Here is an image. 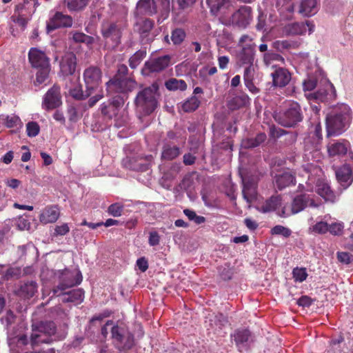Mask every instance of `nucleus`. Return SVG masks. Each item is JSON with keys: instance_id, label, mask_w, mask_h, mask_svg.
Segmentation results:
<instances>
[{"instance_id": "nucleus-51", "label": "nucleus", "mask_w": 353, "mask_h": 353, "mask_svg": "<svg viewBox=\"0 0 353 353\" xmlns=\"http://www.w3.org/2000/svg\"><path fill=\"white\" fill-rule=\"evenodd\" d=\"M124 206L120 203H114L111 204L107 210V212L109 215L114 217H119L121 216Z\"/></svg>"}, {"instance_id": "nucleus-60", "label": "nucleus", "mask_w": 353, "mask_h": 353, "mask_svg": "<svg viewBox=\"0 0 353 353\" xmlns=\"http://www.w3.org/2000/svg\"><path fill=\"white\" fill-rule=\"evenodd\" d=\"M70 228L67 223H63L61 225H57L54 228V235L55 236H63L68 233Z\"/></svg>"}, {"instance_id": "nucleus-45", "label": "nucleus", "mask_w": 353, "mask_h": 353, "mask_svg": "<svg viewBox=\"0 0 353 353\" xmlns=\"http://www.w3.org/2000/svg\"><path fill=\"white\" fill-rule=\"evenodd\" d=\"M1 119L3 121V124L8 128H12L17 127L18 125H21L20 118L15 114L6 116L3 115Z\"/></svg>"}, {"instance_id": "nucleus-56", "label": "nucleus", "mask_w": 353, "mask_h": 353, "mask_svg": "<svg viewBox=\"0 0 353 353\" xmlns=\"http://www.w3.org/2000/svg\"><path fill=\"white\" fill-rule=\"evenodd\" d=\"M338 261L343 264L348 265L353 261V256L346 252H337Z\"/></svg>"}, {"instance_id": "nucleus-41", "label": "nucleus", "mask_w": 353, "mask_h": 353, "mask_svg": "<svg viewBox=\"0 0 353 353\" xmlns=\"http://www.w3.org/2000/svg\"><path fill=\"white\" fill-rule=\"evenodd\" d=\"M165 88L168 90H181L184 91L187 89V84L184 80L172 78L168 80L165 83Z\"/></svg>"}, {"instance_id": "nucleus-48", "label": "nucleus", "mask_w": 353, "mask_h": 353, "mask_svg": "<svg viewBox=\"0 0 353 353\" xmlns=\"http://www.w3.org/2000/svg\"><path fill=\"white\" fill-rule=\"evenodd\" d=\"M292 276L295 282L302 283L307 277L306 268H295L292 270Z\"/></svg>"}, {"instance_id": "nucleus-63", "label": "nucleus", "mask_w": 353, "mask_h": 353, "mask_svg": "<svg viewBox=\"0 0 353 353\" xmlns=\"http://www.w3.org/2000/svg\"><path fill=\"white\" fill-rule=\"evenodd\" d=\"M343 229V225L341 223H334L329 225L328 231L332 234L339 235Z\"/></svg>"}, {"instance_id": "nucleus-36", "label": "nucleus", "mask_w": 353, "mask_h": 353, "mask_svg": "<svg viewBox=\"0 0 353 353\" xmlns=\"http://www.w3.org/2000/svg\"><path fill=\"white\" fill-rule=\"evenodd\" d=\"M137 8L148 15H153L157 13V8L154 0H139Z\"/></svg>"}, {"instance_id": "nucleus-32", "label": "nucleus", "mask_w": 353, "mask_h": 353, "mask_svg": "<svg viewBox=\"0 0 353 353\" xmlns=\"http://www.w3.org/2000/svg\"><path fill=\"white\" fill-rule=\"evenodd\" d=\"M59 216V212L57 207L50 206L46 208L40 214L39 220L43 224L55 222Z\"/></svg>"}, {"instance_id": "nucleus-53", "label": "nucleus", "mask_w": 353, "mask_h": 353, "mask_svg": "<svg viewBox=\"0 0 353 353\" xmlns=\"http://www.w3.org/2000/svg\"><path fill=\"white\" fill-rule=\"evenodd\" d=\"M307 99L310 101L315 100L319 101H323L327 95V92L326 90H319L314 93L305 94Z\"/></svg>"}, {"instance_id": "nucleus-9", "label": "nucleus", "mask_w": 353, "mask_h": 353, "mask_svg": "<svg viewBox=\"0 0 353 353\" xmlns=\"http://www.w3.org/2000/svg\"><path fill=\"white\" fill-rule=\"evenodd\" d=\"M152 160V155H143L141 152H130L123 159L122 164L126 169L136 172H145L149 169Z\"/></svg>"}, {"instance_id": "nucleus-57", "label": "nucleus", "mask_w": 353, "mask_h": 353, "mask_svg": "<svg viewBox=\"0 0 353 353\" xmlns=\"http://www.w3.org/2000/svg\"><path fill=\"white\" fill-rule=\"evenodd\" d=\"M68 116L70 121L75 122L79 119L78 108L77 106L72 103L68 107Z\"/></svg>"}, {"instance_id": "nucleus-18", "label": "nucleus", "mask_w": 353, "mask_h": 353, "mask_svg": "<svg viewBox=\"0 0 353 353\" xmlns=\"http://www.w3.org/2000/svg\"><path fill=\"white\" fill-rule=\"evenodd\" d=\"M8 343L10 353H23L28 344V339L26 334H17L16 330H9Z\"/></svg>"}, {"instance_id": "nucleus-22", "label": "nucleus", "mask_w": 353, "mask_h": 353, "mask_svg": "<svg viewBox=\"0 0 353 353\" xmlns=\"http://www.w3.org/2000/svg\"><path fill=\"white\" fill-rule=\"evenodd\" d=\"M123 104V99L119 95L112 97L101 105V111L103 115L112 119L117 115L118 110Z\"/></svg>"}, {"instance_id": "nucleus-17", "label": "nucleus", "mask_w": 353, "mask_h": 353, "mask_svg": "<svg viewBox=\"0 0 353 353\" xmlns=\"http://www.w3.org/2000/svg\"><path fill=\"white\" fill-rule=\"evenodd\" d=\"M252 8L243 6L235 11L230 18V23L241 28H245L251 22Z\"/></svg>"}, {"instance_id": "nucleus-39", "label": "nucleus", "mask_w": 353, "mask_h": 353, "mask_svg": "<svg viewBox=\"0 0 353 353\" xmlns=\"http://www.w3.org/2000/svg\"><path fill=\"white\" fill-rule=\"evenodd\" d=\"M69 93L72 98L77 100H84L91 96L92 92H88V89L83 92L81 84H77L69 90Z\"/></svg>"}, {"instance_id": "nucleus-14", "label": "nucleus", "mask_w": 353, "mask_h": 353, "mask_svg": "<svg viewBox=\"0 0 353 353\" xmlns=\"http://www.w3.org/2000/svg\"><path fill=\"white\" fill-rule=\"evenodd\" d=\"M101 34L106 43L111 42L112 47L115 48L121 43L122 36L121 25L117 23H105L101 26Z\"/></svg>"}, {"instance_id": "nucleus-6", "label": "nucleus", "mask_w": 353, "mask_h": 353, "mask_svg": "<svg viewBox=\"0 0 353 353\" xmlns=\"http://www.w3.org/2000/svg\"><path fill=\"white\" fill-rule=\"evenodd\" d=\"M28 59L32 67L38 70L36 74V84L46 82L50 71L49 58L44 52L37 48H31L28 52Z\"/></svg>"}, {"instance_id": "nucleus-26", "label": "nucleus", "mask_w": 353, "mask_h": 353, "mask_svg": "<svg viewBox=\"0 0 353 353\" xmlns=\"http://www.w3.org/2000/svg\"><path fill=\"white\" fill-rule=\"evenodd\" d=\"M274 86L283 88L286 86L291 80V74L285 68H278L271 73Z\"/></svg>"}, {"instance_id": "nucleus-34", "label": "nucleus", "mask_w": 353, "mask_h": 353, "mask_svg": "<svg viewBox=\"0 0 353 353\" xmlns=\"http://www.w3.org/2000/svg\"><path fill=\"white\" fill-rule=\"evenodd\" d=\"M181 153L179 147L171 143H165L161 152V159L165 161H170L176 158Z\"/></svg>"}, {"instance_id": "nucleus-33", "label": "nucleus", "mask_w": 353, "mask_h": 353, "mask_svg": "<svg viewBox=\"0 0 353 353\" xmlns=\"http://www.w3.org/2000/svg\"><path fill=\"white\" fill-rule=\"evenodd\" d=\"M279 205H281V197L279 196H272L261 205L257 206L256 209L260 212L268 213L276 210Z\"/></svg>"}, {"instance_id": "nucleus-24", "label": "nucleus", "mask_w": 353, "mask_h": 353, "mask_svg": "<svg viewBox=\"0 0 353 353\" xmlns=\"http://www.w3.org/2000/svg\"><path fill=\"white\" fill-rule=\"evenodd\" d=\"M273 183L279 190L283 189L295 183V177L289 170L279 171L274 176Z\"/></svg>"}, {"instance_id": "nucleus-43", "label": "nucleus", "mask_w": 353, "mask_h": 353, "mask_svg": "<svg viewBox=\"0 0 353 353\" xmlns=\"http://www.w3.org/2000/svg\"><path fill=\"white\" fill-rule=\"evenodd\" d=\"M206 3L210 8V12L214 15H216L222 7L229 4V0H206Z\"/></svg>"}, {"instance_id": "nucleus-49", "label": "nucleus", "mask_w": 353, "mask_h": 353, "mask_svg": "<svg viewBox=\"0 0 353 353\" xmlns=\"http://www.w3.org/2000/svg\"><path fill=\"white\" fill-rule=\"evenodd\" d=\"M220 276L223 280L228 281L232 279L233 276V269L230 265L225 263L223 265H221L218 268Z\"/></svg>"}, {"instance_id": "nucleus-44", "label": "nucleus", "mask_w": 353, "mask_h": 353, "mask_svg": "<svg viewBox=\"0 0 353 353\" xmlns=\"http://www.w3.org/2000/svg\"><path fill=\"white\" fill-rule=\"evenodd\" d=\"M146 56L145 50L137 51L129 59V65L132 69H136Z\"/></svg>"}, {"instance_id": "nucleus-11", "label": "nucleus", "mask_w": 353, "mask_h": 353, "mask_svg": "<svg viewBox=\"0 0 353 353\" xmlns=\"http://www.w3.org/2000/svg\"><path fill=\"white\" fill-rule=\"evenodd\" d=\"M106 90L108 94L114 93H128L131 92L137 85L136 81L129 77H114L106 83Z\"/></svg>"}, {"instance_id": "nucleus-10", "label": "nucleus", "mask_w": 353, "mask_h": 353, "mask_svg": "<svg viewBox=\"0 0 353 353\" xmlns=\"http://www.w3.org/2000/svg\"><path fill=\"white\" fill-rule=\"evenodd\" d=\"M83 279L82 274L79 270H70L65 269L61 270L59 275V283L52 290L54 294L63 292L65 290L79 285Z\"/></svg>"}, {"instance_id": "nucleus-12", "label": "nucleus", "mask_w": 353, "mask_h": 353, "mask_svg": "<svg viewBox=\"0 0 353 353\" xmlns=\"http://www.w3.org/2000/svg\"><path fill=\"white\" fill-rule=\"evenodd\" d=\"M170 64V57L169 55L153 57L145 62L141 73L144 76H150L152 73L164 70Z\"/></svg>"}, {"instance_id": "nucleus-3", "label": "nucleus", "mask_w": 353, "mask_h": 353, "mask_svg": "<svg viewBox=\"0 0 353 353\" xmlns=\"http://www.w3.org/2000/svg\"><path fill=\"white\" fill-rule=\"evenodd\" d=\"M275 121L285 128H294L303 119V114L299 103L286 101L281 109L273 114Z\"/></svg>"}, {"instance_id": "nucleus-19", "label": "nucleus", "mask_w": 353, "mask_h": 353, "mask_svg": "<svg viewBox=\"0 0 353 353\" xmlns=\"http://www.w3.org/2000/svg\"><path fill=\"white\" fill-rule=\"evenodd\" d=\"M314 31V24L307 21L304 22H294L286 24L283 28V33L286 36L301 35L308 32L309 34Z\"/></svg>"}, {"instance_id": "nucleus-15", "label": "nucleus", "mask_w": 353, "mask_h": 353, "mask_svg": "<svg viewBox=\"0 0 353 353\" xmlns=\"http://www.w3.org/2000/svg\"><path fill=\"white\" fill-rule=\"evenodd\" d=\"M83 76L85 88L88 92L93 93L97 90L101 83L102 72L100 68L90 66L84 70Z\"/></svg>"}, {"instance_id": "nucleus-47", "label": "nucleus", "mask_w": 353, "mask_h": 353, "mask_svg": "<svg viewBox=\"0 0 353 353\" xmlns=\"http://www.w3.org/2000/svg\"><path fill=\"white\" fill-rule=\"evenodd\" d=\"M21 274V269L17 267H9L6 270L3 269L2 273V281H8L13 277H18Z\"/></svg>"}, {"instance_id": "nucleus-4", "label": "nucleus", "mask_w": 353, "mask_h": 353, "mask_svg": "<svg viewBox=\"0 0 353 353\" xmlns=\"http://www.w3.org/2000/svg\"><path fill=\"white\" fill-rule=\"evenodd\" d=\"M159 86L156 83L140 90L134 99L137 112L142 115L153 112L158 105Z\"/></svg>"}, {"instance_id": "nucleus-46", "label": "nucleus", "mask_w": 353, "mask_h": 353, "mask_svg": "<svg viewBox=\"0 0 353 353\" xmlns=\"http://www.w3.org/2000/svg\"><path fill=\"white\" fill-rule=\"evenodd\" d=\"M309 122L310 132H313L318 139H322V128L320 119H313L312 117H310Z\"/></svg>"}, {"instance_id": "nucleus-27", "label": "nucleus", "mask_w": 353, "mask_h": 353, "mask_svg": "<svg viewBox=\"0 0 353 353\" xmlns=\"http://www.w3.org/2000/svg\"><path fill=\"white\" fill-rule=\"evenodd\" d=\"M59 67L63 75H72L76 69L75 55L72 53L65 54L60 61Z\"/></svg>"}, {"instance_id": "nucleus-38", "label": "nucleus", "mask_w": 353, "mask_h": 353, "mask_svg": "<svg viewBox=\"0 0 353 353\" xmlns=\"http://www.w3.org/2000/svg\"><path fill=\"white\" fill-rule=\"evenodd\" d=\"M37 285L34 281H28L21 285L19 293L24 298L32 297L37 292Z\"/></svg>"}, {"instance_id": "nucleus-42", "label": "nucleus", "mask_w": 353, "mask_h": 353, "mask_svg": "<svg viewBox=\"0 0 353 353\" xmlns=\"http://www.w3.org/2000/svg\"><path fill=\"white\" fill-rule=\"evenodd\" d=\"M68 8L70 11H80L83 10L89 3L90 0H64Z\"/></svg>"}, {"instance_id": "nucleus-35", "label": "nucleus", "mask_w": 353, "mask_h": 353, "mask_svg": "<svg viewBox=\"0 0 353 353\" xmlns=\"http://www.w3.org/2000/svg\"><path fill=\"white\" fill-rule=\"evenodd\" d=\"M84 299V291L81 288H77L64 294L62 301L64 303H81Z\"/></svg>"}, {"instance_id": "nucleus-58", "label": "nucleus", "mask_w": 353, "mask_h": 353, "mask_svg": "<svg viewBox=\"0 0 353 353\" xmlns=\"http://www.w3.org/2000/svg\"><path fill=\"white\" fill-rule=\"evenodd\" d=\"M160 236L157 231H151L149 232L148 243L150 246H157L160 243Z\"/></svg>"}, {"instance_id": "nucleus-28", "label": "nucleus", "mask_w": 353, "mask_h": 353, "mask_svg": "<svg viewBox=\"0 0 353 353\" xmlns=\"http://www.w3.org/2000/svg\"><path fill=\"white\" fill-rule=\"evenodd\" d=\"M336 177L340 185L346 189L352 182V172L350 165L345 164L336 171Z\"/></svg>"}, {"instance_id": "nucleus-16", "label": "nucleus", "mask_w": 353, "mask_h": 353, "mask_svg": "<svg viewBox=\"0 0 353 353\" xmlns=\"http://www.w3.org/2000/svg\"><path fill=\"white\" fill-rule=\"evenodd\" d=\"M61 104V88L54 85L44 94L41 104L42 108L48 111L59 108Z\"/></svg>"}, {"instance_id": "nucleus-13", "label": "nucleus", "mask_w": 353, "mask_h": 353, "mask_svg": "<svg viewBox=\"0 0 353 353\" xmlns=\"http://www.w3.org/2000/svg\"><path fill=\"white\" fill-rule=\"evenodd\" d=\"M213 130V147L216 150H223L231 152L233 148V143L231 138L224 135V127L222 124L214 123Z\"/></svg>"}, {"instance_id": "nucleus-5", "label": "nucleus", "mask_w": 353, "mask_h": 353, "mask_svg": "<svg viewBox=\"0 0 353 353\" xmlns=\"http://www.w3.org/2000/svg\"><path fill=\"white\" fill-rule=\"evenodd\" d=\"M65 336H61L56 332V325L52 321H41L38 325H32V333L30 343L32 347L42 343H51L55 341L63 339Z\"/></svg>"}, {"instance_id": "nucleus-31", "label": "nucleus", "mask_w": 353, "mask_h": 353, "mask_svg": "<svg viewBox=\"0 0 353 353\" xmlns=\"http://www.w3.org/2000/svg\"><path fill=\"white\" fill-rule=\"evenodd\" d=\"M153 26L154 22L149 19H145L139 23V32L142 42L150 43L153 40V36L150 34Z\"/></svg>"}, {"instance_id": "nucleus-59", "label": "nucleus", "mask_w": 353, "mask_h": 353, "mask_svg": "<svg viewBox=\"0 0 353 353\" xmlns=\"http://www.w3.org/2000/svg\"><path fill=\"white\" fill-rule=\"evenodd\" d=\"M12 21L18 24L22 30L26 28L28 19L25 18L22 14H18V16H12L11 17Z\"/></svg>"}, {"instance_id": "nucleus-54", "label": "nucleus", "mask_w": 353, "mask_h": 353, "mask_svg": "<svg viewBox=\"0 0 353 353\" xmlns=\"http://www.w3.org/2000/svg\"><path fill=\"white\" fill-rule=\"evenodd\" d=\"M312 232L317 234H325L328 231L329 225L324 221L317 222L315 225L310 228Z\"/></svg>"}, {"instance_id": "nucleus-61", "label": "nucleus", "mask_w": 353, "mask_h": 353, "mask_svg": "<svg viewBox=\"0 0 353 353\" xmlns=\"http://www.w3.org/2000/svg\"><path fill=\"white\" fill-rule=\"evenodd\" d=\"M17 225L21 230H28L30 227V223L28 219L23 216L18 217L17 220Z\"/></svg>"}, {"instance_id": "nucleus-52", "label": "nucleus", "mask_w": 353, "mask_h": 353, "mask_svg": "<svg viewBox=\"0 0 353 353\" xmlns=\"http://www.w3.org/2000/svg\"><path fill=\"white\" fill-rule=\"evenodd\" d=\"M40 132L39 125L36 121H30L26 124V132L29 137H34Z\"/></svg>"}, {"instance_id": "nucleus-50", "label": "nucleus", "mask_w": 353, "mask_h": 353, "mask_svg": "<svg viewBox=\"0 0 353 353\" xmlns=\"http://www.w3.org/2000/svg\"><path fill=\"white\" fill-rule=\"evenodd\" d=\"M186 34L181 28H176L172 32L171 39L174 45L181 44L185 39Z\"/></svg>"}, {"instance_id": "nucleus-29", "label": "nucleus", "mask_w": 353, "mask_h": 353, "mask_svg": "<svg viewBox=\"0 0 353 353\" xmlns=\"http://www.w3.org/2000/svg\"><path fill=\"white\" fill-rule=\"evenodd\" d=\"M350 148V143L344 139L330 142L327 144V152L330 156L345 155Z\"/></svg>"}, {"instance_id": "nucleus-37", "label": "nucleus", "mask_w": 353, "mask_h": 353, "mask_svg": "<svg viewBox=\"0 0 353 353\" xmlns=\"http://www.w3.org/2000/svg\"><path fill=\"white\" fill-rule=\"evenodd\" d=\"M200 104L201 101L199 98L192 95L181 103L180 108L184 112H192L195 111Z\"/></svg>"}, {"instance_id": "nucleus-55", "label": "nucleus", "mask_w": 353, "mask_h": 353, "mask_svg": "<svg viewBox=\"0 0 353 353\" xmlns=\"http://www.w3.org/2000/svg\"><path fill=\"white\" fill-rule=\"evenodd\" d=\"M272 234L275 235H281L284 237H288L291 235V230L283 225H276L272 229Z\"/></svg>"}, {"instance_id": "nucleus-64", "label": "nucleus", "mask_w": 353, "mask_h": 353, "mask_svg": "<svg viewBox=\"0 0 353 353\" xmlns=\"http://www.w3.org/2000/svg\"><path fill=\"white\" fill-rule=\"evenodd\" d=\"M316 86V81L314 79L308 78L303 83V90L305 92L313 90Z\"/></svg>"}, {"instance_id": "nucleus-8", "label": "nucleus", "mask_w": 353, "mask_h": 353, "mask_svg": "<svg viewBox=\"0 0 353 353\" xmlns=\"http://www.w3.org/2000/svg\"><path fill=\"white\" fill-rule=\"evenodd\" d=\"M110 332L112 343L119 352L128 350L134 346V335L125 327L114 325Z\"/></svg>"}, {"instance_id": "nucleus-25", "label": "nucleus", "mask_w": 353, "mask_h": 353, "mask_svg": "<svg viewBox=\"0 0 353 353\" xmlns=\"http://www.w3.org/2000/svg\"><path fill=\"white\" fill-rule=\"evenodd\" d=\"M255 56L254 47L251 45L243 46L237 54V62L241 66L254 65Z\"/></svg>"}, {"instance_id": "nucleus-62", "label": "nucleus", "mask_w": 353, "mask_h": 353, "mask_svg": "<svg viewBox=\"0 0 353 353\" xmlns=\"http://www.w3.org/2000/svg\"><path fill=\"white\" fill-rule=\"evenodd\" d=\"M72 38L75 42L79 43H89L91 39L90 37L86 35L83 32L74 33Z\"/></svg>"}, {"instance_id": "nucleus-20", "label": "nucleus", "mask_w": 353, "mask_h": 353, "mask_svg": "<svg viewBox=\"0 0 353 353\" xmlns=\"http://www.w3.org/2000/svg\"><path fill=\"white\" fill-rule=\"evenodd\" d=\"M242 194L247 203H251L257 198L258 181L255 176H241Z\"/></svg>"}, {"instance_id": "nucleus-30", "label": "nucleus", "mask_w": 353, "mask_h": 353, "mask_svg": "<svg viewBox=\"0 0 353 353\" xmlns=\"http://www.w3.org/2000/svg\"><path fill=\"white\" fill-rule=\"evenodd\" d=\"M319 10V0H301L299 12L304 17H312Z\"/></svg>"}, {"instance_id": "nucleus-1", "label": "nucleus", "mask_w": 353, "mask_h": 353, "mask_svg": "<svg viewBox=\"0 0 353 353\" xmlns=\"http://www.w3.org/2000/svg\"><path fill=\"white\" fill-rule=\"evenodd\" d=\"M351 119L350 108L344 103L334 107L326 117L327 136H337L346 130Z\"/></svg>"}, {"instance_id": "nucleus-40", "label": "nucleus", "mask_w": 353, "mask_h": 353, "mask_svg": "<svg viewBox=\"0 0 353 353\" xmlns=\"http://www.w3.org/2000/svg\"><path fill=\"white\" fill-rule=\"evenodd\" d=\"M17 319V315L11 310H8L6 313L1 317L0 321L7 330V335H8L9 330H15L14 328H11V327L15 323Z\"/></svg>"}, {"instance_id": "nucleus-21", "label": "nucleus", "mask_w": 353, "mask_h": 353, "mask_svg": "<svg viewBox=\"0 0 353 353\" xmlns=\"http://www.w3.org/2000/svg\"><path fill=\"white\" fill-rule=\"evenodd\" d=\"M231 338L240 352L248 350L253 342L252 334L248 329L236 330L231 334Z\"/></svg>"}, {"instance_id": "nucleus-2", "label": "nucleus", "mask_w": 353, "mask_h": 353, "mask_svg": "<svg viewBox=\"0 0 353 353\" xmlns=\"http://www.w3.org/2000/svg\"><path fill=\"white\" fill-rule=\"evenodd\" d=\"M304 170L308 174V181L307 182V192L313 188V184H316V192L326 201L334 202L335 195L330 189L329 184L322 179L323 171L318 165L312 163L304 165Z\"/></svg>"}, {"instance_id": "nucleus-23", "label": "nucleus", "mask_w": 353, "mask_h": 353, "mask_svg": "<svg viewBox=\"0 0 353 353\" xmlns=\"http://www.w3.org/2000/svg\"><path fill=\"white\" fill-rule=\"evenodd\" d=\"M72 25V18L70 16L57 12L47 24V31L50 32L57 28L71 27Z\"/></svg>"}, {"instance_id": "nucleus-7", "label": "nucleus", "mask_w": 353, "mask_h": 353, "mask_svg": "<svg viewBox=\"0 0 353 353\" xmlns=\"http://www.w3.org/2000/svg\"><path fill=\"white\" fill-rule=\"evenodd\" d=\"M312 194L307 190L294 196L292 202L283 204L277 214L281 217H288L303 211L307 206H316Z\"/></svg>"}]
</instances>
